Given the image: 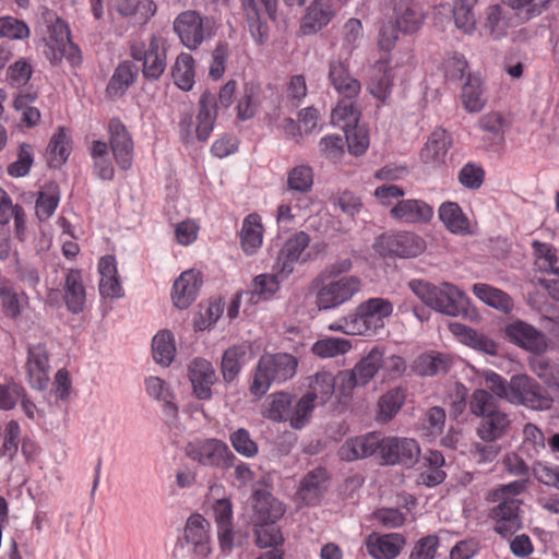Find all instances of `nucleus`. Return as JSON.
Returning <instances> with one entry per match:
<instances>
[{
	"mask_svg": "<svg viewBox=\"0 0 559 559\" xmlns=\"http://www.w3.org/2000/svg\"><path fill=\"white\" fill-rule=\"evenodd\" d=\"M297 359L289 354L263 355L253 372L250 393L257 399L262 397L272 383H281L294 377Z\"/></svg>",
	"mask_w": 559,
	"mask_h": 559,
	"instance_id": "nucleus-3",
	"label": "nucleus"
},
{
	"mask_svg": "<svg viewBox=\"0 0 559 559\" xmlns=\"http://www.w3.org/2000/svg\"><path fill=\"white\" fill-rule=\"evenodd\" d=\"M451 145V135L444 129L437 128L431 132L421 150V159L425 163L441 164L445 160Z\"/></svg>",
	"mask_w": 559,
	"mask_h": 559,
	"instance_id": "nucleus-32",
	"label": "nucleus"
},
{
	"mask_svg": "<svg viewBox=\"0 0 559 559\" xmlns=\"http://www.w3.org/2000/svg\"><path fill=\"white\" fill-rule=\"evenodd\" d=\"M33 162L32 146L23 143L19 147L17 159L8 166V174L15 178L24 177L29 173Z\"/></svg>",
	"mask_w": 559,
	"mask_h": 559,
	"instance_id": "nucleus-62",
	"label": "nucleus"
},
{
	"mask_svg": "<svg viewBox=\"0 0 559 559\" xmlns=\"http://www.w3.org/2000/svg\"><path fill=\"white\" fill-rule=\"evenodd\" d=\"M111 152L117 165L127 170L132 165L133 141L126 126L118 119H111L108 123Z\"/></svg>",
	"mask_w": 559,
	"mask_h": 559,
	"instance_id": "nucleus-21",
	"label": "nucleus"
},
{
	"mask_svg": "<svg viewBox=\"0 0 559 559\" xmlns=\"http://www.w3.org/2000/svg\"><path fill=\"white\" fill-rule=\"evenodd\" d=\"M240 241L247 254L254 253L263 241V226L258 214H249L242 222Z\"/></svg>",
	"mask_w": 559,
	"mask_h": 559,
	"instance_id": "nucleus-36",
	"label": "nucleus"
},
{
	"mask_svg": "<svg viewBox=\"0 0 559 559\" xmlns=\"http://www.w3.org/2000/svg\"><path fill=\"white\" fill-rule=\"evenodd\" d=\"M380 456L386 464L414 466L420 456L418 442L412 438L389 437L382 439Z\"/></svg>",
	"mask_w": 559,
	"mask_h": 559,
	"instance_id": "nucleus-14",
	"label": "nucleus"
},
{
	"mask_svg": "<svg viewBox=\"0 0 559 559\" xmlns=\"http://www.w3.org/2000/svg\"><path fill=\"white\" fill-rule=\"evenodd\" d=\"M99 294L104 298L115 299L123 296V288L120 283L117 270V262L114 255L107 254L98 261Z\"/></svg>",
	"mask_w": 559,
	"mask_h": 559,
	"instance_id": "nucleus-27",
	"label": "nucleus"
},
{
	"mask_svg": "<svg viewBox=\"0 0 559 559\" xmlns=\"http://www.w3.org/2000/svg\"><path fill=\"white\" fill-rule=\"evenodd\" d=\"M21 428L16 420H10L4 430V439L0 449V455L12 461L19 450Z\"/></svg>",
	"mask_w": 559,
	"mask_h": 559,
	"instance_id": "nucleus-61",
	"label": "nucleus"
},
{
	"mask_svg": "<svg viewBox=\"0 0 559 559\" xmlns=\"http://www.w3.org/2000/svg\"><path fill=\"white\" fill-rule=\"evenodd\" d=\"M477 1L478 0H459L453 7L452 12L455 25L466 34H471L475 31L476 20L472 8Z\"/></svg>",
	"mask_w": 559,
	"mask_h": 559,
	"instance_id": "nucleus-56",
	"label": "nucleus"
},
{
	"mask_svg": "<svg viewBox=\"0 0 559 559\" xmlns=\"http://www.w3.org/2000/svg\"><path fill=\"white\" fill-rule=\"evenodd\" d=\"M373 248L383 257L414 258L425 251L426 243L418 235L404 231L379 236Z\"/></svg>",
	"mask_w": 559,
	"mask_h": 559,
	"instance_id": "nucleus-12",
	"label": "nucleus"
},
{
	"mask_svg": "<svg viewBox=\"0 0 559 559\" xmlns=\"http://www.w3.org/2000/svg\"><path fill=\"white\" fill-rule=\"evenodd\" d=\"M248 346L235 345L225 350L222 358V373L226 382H231L246 362Z\"/></svg>",
	"mask_w": 559,
	"mask_h": 559,
	"instance_id": "nucleus-41",
	"label": "nucleus"
},
{
	"mask_svg": "<svg viewBox=\"0 0 559 559\" xmlns=\"http://www.w3.org/2000/svg\"><path fill=\"white\" fill-rule=\"evenodd\" d=\"M425 15L419 4L413 2H400L396 8V24L404 33H414L419 29Z\"/></svg>",
	"mask_w": 559,
	"mask_h": 559,
	"instance_id": "nucleus-39",
	"label": "nucleus"
},
{
	"mask_svg": "<svg viewBox=\"0 0 559 559\" xmlns=\"http://www.w3.org/2000/svg\"><path fill=\"white\" fill-rule=\"evenodd\" d=\"M518 15L526 19L539 15L554 0H501Z\"/></svg>",
	"mask_w": 559,
	"mask_h": 559,
	"instance_id": "nucleus-59",
	"label": "nucleus"
},
{
	"mask_svg": "<svg viewBox=\"0 0 559 559\" xmlns=\"http://www.w3.org/2000/svg\"><path fill=\"white\" fill-rule=\"evenodd\" d=\"M393 304L385 298L374 297L359 304L352 313L358 335L373 336L384 329L393 313Z\"/></svg>",
	"mask_w": 559,
	"mask_h": 559,
	"instance_id": "nucleus-5",
	"label": "nucleus"
},
{
	"mask_svg": "<svg viewBox=\"0 0 559 559\" xmlns=\"http://www.w3.org/2000/svg\"><path fill=\"white\" fill-rule=\"evenodd\" d=\"M174 83L182 91H190L194 85V59L187 52L180 53L171 67Z\"/></svg>",
	"mask_w": 559,
	"mask_h": 559,
	"instance_id": "nucleus-40",
	"label": "nucleus"
},
{
	"mask_svg": "<svg viewBox=\"0 0 559 559\" xmlns=\"http://www.w3.org/2000/svg\"><path fill=\"white\" fill-rule=\"evenodd\" d=\"M86 292L83 283L82 272L78 269H70L64 277V301L72 313H80L84 309Z\"/></svg>",
	"mask_w": 559,
	"mask_h": 559,
	"instance_id": "nucleus-29",
	"label": "nucleus"
},
{
	"mask_svg": "<svg viewBox=\"0 0 559 559\" xmlns=\"http://www.w3.org/2000/svg\"><path fill=\"white\" fill-rule=\"evenodd\" d=\"M462 103L469 112L480 111L486 99L483 96V84L478 78L469 76L462 88Z\"/></svg>",
	"mask_w": 559,
	"mask_h": 559,
	"instance_id": "nucleus-49",
	"label": "nucleus"
},
{
	"mask_svg": "<svg viewBox=\"0 0 559 559\" xmlns=\"http://www.w3.org/2000/svg\"><path fill=\"white\" fill-rule=\"evenodd\" d=\"M449 330L462 344L474 350L489 356L498 355L499 345L488 335L457 322L450 323Z\"/></svg>",
	"mask_w": 559,
	"mask_h": 559,
	"instance_id": "nucleus-25",
	"label": "nucleus"
},
{
	"mask_svg": "<svg viewBox=\"0 0 559 559\" xmlns=\"http://www.w3.org/2000/svg\"><path fill=\"white\" fill-rule=\"evenodd\" d=\"M329 80L341 99H356L361 91L360 82L350 74L348 66L343 61L330 63Z\"/></svg>",
	"mask_w": 559,
	"mask_h": 559,
	"instance_id": "nucleus-24",
	"label": "nucleus"
},
{
	"mask_svg": "<svg viewBox=\"0 0 559 559\" xmlns=\"http://www.w3.org/2000/svg\"><path fill=\"white\" fill-rule=\"evenodd\" d=\"M60 201L59 188L56 183L43 187L36 201V215L40 221L49 218L56 211Z\"/></svg>",
	"mask_w": 559,
	"mask_h": 559,
	"instance_id": "nucleus-47",
	"label": "nucleus"
},
{
	"mask_svg": "<svg viewBox=\"0 0 559 559\" xmlns=\"http://www.w3.org/2000/svg\"><path fill=\"white\" fill-rule=\"evenodd\" d=\"M309 200L305 197L283 200L277 206L276 222L280 226H288L299 216L300 211L307 207Z\"/></svg>",
	"mask_w": 559,
	"mask_h": 559,
	"instance_id": "nucleus-55",
	"label": "nucleus"
},
{
	"mask_svg": "<svg viewBox=\"0 0 559 559\" xmlns=\"http://www.w3.org/2000/svg\"><path fill=\"white\" fill-rule=\"evenodd\" d=\"M313 186V170L309 165L300 164L287 173V189L295 193H308Z\"/></svg>",
	"mask_w": 559,
	"mask_h": 559,
	"instance_id": "nucleus-46",
	"label": "nucleus"
},
{
	"mask_svg": "<svg viewBox=\"0 0 559 559\" xmlns=\"http://www.w3.org/2000/svg\"><path fill=\"white\" fill-rule=\"evenodd\" d=\"M152 354L156 364L168 367L176 355L175 337L171 331L160 330L152 340Z\"/></svg>",
	"mask_w": 559,
	"mask_h": 559,
	"instance_id": "nucleus-38",
	"label": "nucleus"
},
{
	"mask_svg": "<svg viewBox=\"0 0 559 559\" xmlns=\"http://www.w3.org/2000/svg\"><path fill=\"white\" fill-rule=\"evenodd\" d=\"M360 111L355 99H340L331 115V121L335 127L347 130L358 124Z\"/></svg>",
	"mask_w": 559,
	"mask_h": 559,
	"instance_id": "nucleus-42",
	"label": "nucleus"
},
{
	"mask_svg": "<svg viewBox=\"0 0 559 559\" xmlns=\"http://www.w3.org/2000/svg\"><path fill=\"white\" fill-rule=\"evenodd\" d=\"M203 276L199 270L183 271L174 282L171 300L178 309H187L198 297Z\"/></svg>",
	"mask_w": 559,
	"mask_h": 559,
	"instance_id": "nucleus-20",
	"label": "nucleus"
},
{
	"mask_svg": "<svg viewBox=\"0 0 559 559\" xmlns=\"http://www.w3.org/2000/svg\"><path fill=\"white\" fill-rule=\"evenodd\" d=\"M526 488L527 481L518 479L492 488L486 496L488 502L497 503L489 510L488 516L493 522L495 532L502 537H511L522 527V501L518 496Z\"/></svg>",
	"mask_w": 559,
	"mask_h": 559,
	"instance_id": "nucleus-1",
	"label": "nucleus"
},
{
	"mask_svg": "<svg viewBox=\"0 0 559 559\" xmlns=\"http://www.w3.org/2000/svg\"><path fill=\"white\" fill-rule=\"evenodd\" d=\"M445 425V412L439 406L429 408L419 425V431L424 437L436 438L440 436Z\"/></svg>",
	"mask_w": 559,
	"mask_h": 559,
	"instance_id": "nucleus-52",
	"label": "nucleus"
},
{
	"mask_svg": "<svg viewBox=\"0 0 559 559\" xmlns=\"http://www.w3.org/2000/svg\"><path fill=\"white\" fill-rule=\"evenodd\" d=\"M447 368L448 359L442 354H424L416 362V369L423 376H433L445 371Z\"/></svg>",
	"mask_w": 559,
	"mask_h": 559,
	"instance_id": "nucleus-60",
	"label": "nucleus"
},
{
	"mask_svg": "<svg viewBox=\"0 0 559 559\" xmlns=\"http://www.w3.org/2000/svg\"><path fill=\"white\" fill-rule=\"evenodd\" d=\"M317 402L311 399V395H302L296 405L292 408L289 423L293 428L300 429L309 420L312 411L317 406Z\"/></svg>",
	"mask_w": 559,
	"mask_h": 559,
	"instance_id": "nucleus-58",
	"label": "nucleus"
},
{
	"mask_svg": "<svg viewBox=\"0 0 559 559\" xmlns=\"http://www.w3.org/2000/svg\"><path fill=\"white\" fill-rule=\"evenodd\" d=\"M352 343L343 337H324L312 345V353L321 358H333L345 355L352 349Z\"/></svg>",
	"mask_w": 559,
	"mask_h": 559,
	"instance_id": "nucleus-48",
	"label": "nucleus"
},
{
	"mask_svg": "<svg viewBox=\"0 0 559 559\" xmlns=\"http://www.w3.org/2000/svg\"><path fill=\"white\" fill-rule=\"evenodd\" d=\"M94 171L103 180H110L114 177V166L106 142L94 141L91 148Z\"/></svg>",
	"mask_w": 559,
	"mask_h": 559,
	"instance_id": "nucleus-44",
	"label": "nucleus"
},
{
	"mask_svg": "<svg viewBox=\"0 0 559 559\" xmlns=\"http://www.w3.org/2000/svg\"><path fill=\"white\" fill-rule=\"evenodd\" d=\"M185 538L200 556L204 557L211 552L210 523L202 515L193 514L188 519Z\"/></svg>",
	"mask_w": 559,
	"mask_h": 559,
	"instance_id": "nucleus-28",
	"label": "nucleus"
},
{
	"mask_svg": "<svg viewBox=\"0 0 559 559\" xmlns=\"http://www.w3.org/2000/svg\"><path fill=\"white\" fill-rule=\"evenodd\" d=\"M216 120V106L214 97L211 94L202 95L199 102V112L197 116L195 138L199 141H206L213 131Z\"/></svg>",
	"mask_w": 559,
	"mask_h": 559,
	"instance_id": "nucleus-35",
	"label": "nucleus"
},
{
	"mask_svg": "<svg viewBox=\"0 0 559 559\" xmlns=\"http://www.w3.org/2000/svg\"><path fill=\"white\" fill-rule=\"evenodd\" d=\"M257 545L260 548L278 545L283 537L275 523H254Z\"/></svg>",
	"mask_w": 559,
	"mask_h": 559,
	"instance_id": "nucleus-64",
	"label": "nucleus"
},
{
	"mask_svg": "<svg viewBox=\"0 0 559 559\" xmlns=\"http://www.w3.org/2000/svg\"><path fill=\"white\" fill-rule=\"evenodd\" d=\"M406 545L400 533H371L365 539V547L372 559H396Z\"/></svg>",
	"mask_w": 559,
	"mask_h": 559,
	"instance_id": "nucleus-18",
	"label": "nucleus"
},
{
	"mask_svg": "<svg viewBox=\"0 0 559 559\" xmlns=\"http://www.w3.org/2000/svg\"><path fill=\"white\" fill-rule=\"evenodd\" d=\"M292 413V396L288 393L278 392L269 396L265 416L274 421L289 420Z\"/></svg>",
	"mask_w": 559,
	"mask_h": 559,
	"instance_id": "nucleus-50",
	"label": "nucleus"
},
{
	"mask_svg": "<svg viewBox=\"0 0 559 559\" xmlns=\"http://www.w3.org/2000/svg\"><path fill=\"white\" fill-rule=\"evenodd\" d=\"M186 454L200 465L222 469L231 466L235 457L228 445L218 439L189 442L186 447Z\"/></svg>",
	"mask_w": 559,
	"mask_h": 559,
	"instance_id": "nucleus-10",
	"label": "nucleus"
},
{
	"mask_svg": "<svg viewBox=\"0 0 559 559\" xmlns=\"http://www.w3.org/2000/svg\"><path fill=\"white\" fill-rule=\"evenodd\" d=\"M384 349L376 346L348 370L337 374L338 390L346 394L356 386L368 384L382 370Z\"/></svg>",
	"mask_w": 559,
	"mask_h": 559,
	"instance_id": "nucleus-8",
	"label": "nucleus"
},
{
	"mask_svg": "<svg viewBox=\"0 0 559 559\" xmlns=\"http://www.w3.org/2000/svg\"><path fill=\"white\" fill-rule=\"evenodd\" d=\"M484 27L495 39L506 35L507 29L510 27V22L504 16L503 9L499 4L487 8Z\"/></svg>",
	"mask_w": 559,
	"mask_h": 559,
	"instance_id": "nucleus-54",
	"label": "nucleus"
},
{
	"mask_svg": "<svg viewBox=\"0 0 559 559\" xmlns=\"http://www.w3.org/2000/svg\"><path fill=\"white\" fill-rule=\"evenodd\" d=\"M283 281L276 272L274 274H260L253 280V296L258 295L263 299L271 298L278 289Z\"/></svg>",
	"mask_w": 559,
	"mask_h": 559,
	"instance_id": "nucleus-63",
	"label": "nucleus"
},
{
	"mask_svg": "<svg viewBox=\"0 0 559 559\" xmlns=\"http://www.w3.org/2000/svg\"><path fill=\"white\" fill-rule=\"evenodd\" d=\"M131 56L142 62L143 76L156 81L167 66V41L163 36L153 34L147 43H134L131 46Z\"/></svg>",
	"mask_w": 559,
	"mask_h": 559,
	"instance_id": "nucleus-6",
	"label": "nucleus"
},
{
	"mask_svg": "<svg viewBox=\"0 0 559 559\" xmlns=\"http://www.w3.org/2000/svg\"><path fill=\"white\" fill-rule=\"evenodd\" d=\"M174 31L183 46L195 50L203 41L215 35L216 23L212 17L201 16L198 12L189 10L175 19Z\"/></svg>",
	"mask_w": 559,
	"mask_h": 559,
	"instance_id": "nucleus-7",
	"label": "nucleus"
},
{
	"mask_svg": "<svg viewBox=\"0 0 559 559\" xmlns=\"http://www.w3.org/2000/svg\"><path fill=\"white\" fill-rule=\"evenodd\" d=\"M310 237L305 231H298L290 236L281 247L273 270L282 280L287 278L297 264L306 263L311 259L307 250Z\"/></svg>",
	"mask_w": 559,
	"mask_h": 559,
	"instance_id": "nucleus-11",
	"label": "nucleus"
},
{
	"mask_svg": "<svg viewBox=\"0 0 559 559\" xmlns=\"http://www.w3.org/2000/svg\"><path fill=\"white\" fill-rule=\"evenodd\" d=\"M70 152V135L64 128H59L49 142V163L55 167L62 165L68 159Z\"/></svg>",
	"mask_w": 559,
	"mask_h": 559,
	"instance_id": "nucleus-45",
	"label": "nucleus"
},
{
	"mask_svg": "<svg viewBox=\"0 0 559 559\" xmlns=\"http://www.w3.org/2000/svg\"><path fill=\"white\" fill-rule=\"evenodd\" d=\"M188 378L191 382L192 393L198 400L212 399V386L217 381L213 365L204 358H194L188 365Z\"/></svg>",
	"mask_w": 559,
	"mask_h": 559,
	"instance_id": "nucleus-17",
	"label": "nucleus"
},
{
	"mask_svg": "<svg viewBox=\"0 0 559 559\" xmlns=\"http://www.w3.org/2000/svg\"><path fill=\"white\" fill-rule=\"evenodd\" d=\"M377 70L379 74L372 78L369 84V91L376 98L384 102L391 95L395 73L394 69H388L384 62H378Z\"/></svg>",
	"mask_w": 559,
	"mask_h": 559,
	"instance_id": "nucleus-43",
	"label": "nucleus"
},
{
	"mask_svg": "<svg viewBox=\"0 0 559 559\" xmlns=\"http://www.w3.org/2000/svg\"><path fill=\"white\" fill-rule=\"evenodd\" d=\"M405 401V391L394 388L388 391L379 400V418L383 421L391 420L400 411Z\"/></svg>",
	"mask_w": 559,
	"mask_h": 559,
	"instance_id": "nucleus-53",
	"label": "nucleus"
},
{
	"mask_svg": "<svg viewBox=\"0 0 559 559\" xmlns=\"http://www.w3.org/2000/svg\"><path fill=\"white\" fill-rule=\"evenodd\" d=\"M249 31L258 44L267 39V19L275 20L277 0H241Z\"/></svg>",
	"mask_w": 559,
	"mask_h": 559,
	"instance_id": "nucleus-13",
	"label": "nucleus"
},
{
	"mask_svg": "<svg viewBox=\"0 0 559 559\" xmlns=\"http://www.w3.org/2000/svg\"><path fill=\"white\" fill-rule=\"evenodd\" d=\"M391 216L405 224H425L433 217V209L418 199L399 200L390 210Z\"/></svg>",
	"mask_w": 559,
	"mask_h": 559,
	"instance_id": "nucleus-23",
	"label": "nucleus"
},
{
	"mask_svg": "<svg viewBox=\"0 0 559 559\" xmlns=\"http://www.w3.org/2000/svg\"><path fill=\"white\" fill-rule=\"evenodd\" d=\"M26 373L29 385L43 391L49 383V356L45 345L36 344L28 347Z\"/></svg>",
	"mask_w": 559,
	"mask_h": 559,
	"instance_id": "nucleus-19",
	"label": "nucleus"
},
{
	"mask_svg": "<svg viewBox=\"0 0 559 559\" xmlns=\"http://www.w3.org/2000/svg\"><path fill=\"white\" fill-rule=\"evenodd\" d=\"M316 295V306L319 310L335 309L356 296L361 289V281L356 275H344L338 278L319 275L310 286Z\"/></svg>",
	"mask_w": 559,
	"mask_h": 559,
	"instance_id": "nucleus-4",
	"label": "nucleus"
},
{
	"mask_svg": "<svg viewBox=\"0 0 559 559\" xmlns=\"http://www.w3.org/2000/svg\"><path fill=\"white\" fill-rule=\"evenodd\" d=\"M504 334L509 342L532 353H543L548 346L546 335L522 320L508 323L504 326Z\"/></svg>",
	"mask_w": 559,
	"mask_h": 559,
	"instance_id": "nucleus-15",
	"label": "nucleus"
},
{
	"mask_svg": "<svg viewBox=\"0 0 559 559\" xmlns=\"http://www.w3.org/2000/svg\"><path fill=\"white\" fill-rule=\"evenodd\" d=\"M511 420L502 411H496L481 417L476 433L485 442H495L508 433Z\"/></svg>",
	"mask_w": 559,
	"mask_h": 559,
	"instance_id": "nucleus-31",
	"label": "nucleus"
},
{
	"mask_svg": "<svg viewBox=\"0 0 559 559\" xmlns=\"http://www.w3.org/2000/svg\"><path fill=\"white\" fill-rule=\"evenodd\" d=\"M329 486V476L324 468L309 472L300 481L297 497L307 506H317Z\"/></svg>",
	"mask_w": 559,
	"mask_h": 559,
	"instance_id": "nucleus-26",
	"label": "nucleus"
},
{
	"mask_svg": "<svg viewBox=\"0 0 559 559\" xmlns=\"http://www.w3.org/2000/svg\"><path fill=\"white\" fill-rule=\"evenodd\" d=\"M438 215L444 227L454 235L471 234V223L455 202H443L439 206Z\"/></svg>",
	"mask_w": 559,
	"mask_h": 559,
	"instance_id": "nucleus-33",
	"label": "nucleus"
},
{
	"mask_svg": "<svg viewBox=\"0 0 559 559\" xmlns=\"http://www.w3.org/2000/svg\"><path fill=\"white\" fill-rule=\"evenodd\" d=\"M474 295L487 306L510 313L513 310V299L503 290L485 283L474 284L472 287Z\"/></svg>",
	"mask_w": 559,
	"mask_h": 559,
	"instance_id": "nucleus-34",
	"label": "nucleus"
},
{
	"mask_svg": "<svg viewBox=\"0 0 559 559\" xmlns=\"http://www.w3.org/2000/svg\"><path fill=\"white\" fill-rule=\"evenodd\" d=\"M409 289L426 306L449 317H459L465 312L467 298L462 290L450 283L433 285L423 280H412Z\"/></svg>",
	"mask_w": 559,
	"mask_h": 559,
	"instance_id": "nucleus-2",
	"label": "nucleus"
},
{
	"mask_svg": "<svg viewBox=\"0 0 559 559\" xmlns=\"http://www.w3.org/2000/svg\"><path fill=\"white\" fill-rule=\"evenodd\" d=\"M342 48L348 53L357 49L364 39V26L359 19L350 17L341 28Z\"/></svg>",
	"mask_w": 559,
	"mask_h": 559,
	"instance_id": "nucleus-51",
	"label": "nucleus"
},
{
	"mask_svg": "<svg viewBox=\"0 0 559 559\" xmlns=\"http://www.w3.org/2000/svg\"><path fill=\"white\" fill-rule=\"evenodd\" d=\"M285 512L281 501L274 498L270 492L257 490L253 502L254 523H275Z\"/></svg>",
	"mask_w": 559,
	"mask_h": 559,
	"instance_id": "nucleus-30",
	"label": "nucleus"
},
{
	"mask_svg": "<svg viewBox=\"0 0 559 559\" xmlns=\"http://www.w3.org/2000/svg\"><path fill=\"white\" fill-rule=\"evenodd\" d=\"M109 10L121 19L144 25L156 14L157 4L153 0H111Z\"/></svg>",
	"mask_w": 559,
	"mask_h": 559,
	"instance_id": "nucleus-22",
	"label": "nucleus"
},
{
	"mask_svg": "<svg viewBox=\"0 0 559 559\" xmlns=\"http://www.w3.org/2000/svg\"><path fill=\"white\" fill-rule=\"evenodd\" d=\"M508 402L536 411H545L551 407L552 399L528 376L515 374L510 379Z\"/></svg>",
	"mask_w": 559,
	"mask_h": 559,
	"instance_id": "nucleus-9",
	"label": "nucleus"
},
{
	"mask_svg": "<svg viewBox=\"0 0 559 559\" xmlns=\"http://www.w3.org/2000/svg\"><path fill=\"white\" fill-rule=\"evenodd\" d=\"M468 407L469 412L477 417L498 411L495 405V396L484 389H477L472 393Z\"/></svg>",
	"mask_w": 559,
	"mask_h": 559,
	"instance_id": "nucleus-57",
	"label": "nucleus"
},
{
	"mask_svg": "<svg viewBox=\"0 0 559 559\" xmlns=\"http://www.w3.org/2000/svg\"><path fill=\"white\" fill-rule=\"evenodd\" d=\"M334 0H311L301 19L299 31L304 36H311L326 27L336 16Z\"/></svg>",
	"mask_w": 559,
	"mask_h": 559,
	"instance_id": "nucleus-16",
	"label": "nucleus"
},
{
	"mask_svg": "<svg viewBox=\"0 0 559 559\" xmlns=\"http://www.w3.org/2000/svg\"><path fill=\"white\" fill-rule=\"evenodd\" d=\"M336 382L338 383L337 377L335 378L332 372L318 371L309 378V391L306 394L311 395L317 404L323 405L332 397Z\"/></svg>",
	"mask_w": 559,
	"mask_h": 559,
	"instance_id": "nucleus-37",
	"label": "nucleus"
}]
</instances>
